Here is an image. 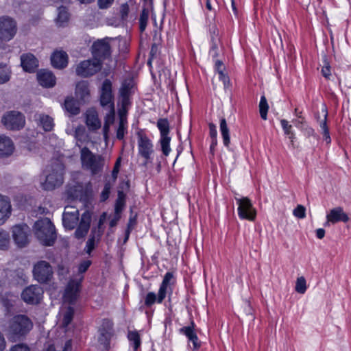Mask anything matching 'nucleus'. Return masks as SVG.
<instances>
[{"label":"nucleus","mask_w":351,"mask_h":351,"mask_svg":"<svg viewBox=\"0 0 351 351\" xmlns=\"http://www.w3.org/2000/svg\"><path fill=\"white\" fill-rule=\"evenodd\" d=\"M32 320L25 315L14 316L9 322L6 328V335L11 342L23 339L32 329Z\"/></svg>","instance_id":"obj_1"},{"label":"nucleus","mask_w":351,"mask_h":351,"mask_svg":"<svg viewBox=\"0 0 351 351\" xmlns=\"http://www.w3.org/2000/svg\"><path fill=\"white\" fill-rule=\"evenodd\" d=\"M80 162L82 169L88 171L92 176L101 173L105 165L104 157L92 152L86 147L80 149Z\"/></svg>","instance_id":"obj_2"},{"label":"nucleus","mask_w":351,"mask_h":351,"mask_svg":"<svg viewBox=\"0 0 351 351\" xmlns=\"http://www.w3.org/2000/svg\"><path fill=\"white\" fill-rule=\"evenodd\" d=\"M34 229L36 238L43 245L51 246L54 243L56 239L55 226L48 218L36 221Z\"/></svg>","instance_id":"obj_3"},{"label":"nucleus","mask_w":351,"mask_h":351,"mask_svg":"<svg viewBox=\"0 0 351 351\" xmlns=\"http://www.w3.org/2000/svg\"><path fill=\"white\" fill-rule=\"evenodd\" d=\"M174 282V276L172 272H167L160 285L157 295L154 292H149L145 298V305L151 307L156 302L161 304L167 295L172 294L171 285Z\"/></svg>","instance_id":"obj_4"},{"label":"nucleus","mask_w":351,"mask_h":351,"mask_svg":"<svg viewBox=\"0 0 351 351\" xmlns=\"http://www.w3.org/2000/svg\"><path fill=\"white\" fill-rule=\"evenodd\" d=\"M64 165L58 162L48 167L43 182H40L42 188L46 191H51L59 187L63 183Z\"/></svg>","instance_id":"obj_5"},{"label":"nucleus","mask_w":351,"mask_h":351,"mask_svg":"<svg viewBox=\"0 0 351 351\" xmlns=\"http://www.w3.org/2000/svg\"><path fill=\"white\" fill-rule=\"evenodd\" d=\"M138 155L143 158V166L147 167L154 160V144L147 134L142 130L136 133Z\"/></svg>","instance_id":"obj_6"},{"label":"nucleus","mask_w":351,"mask_h":351,"mask_svg":"<svg viewBox=\"0 0 351 351\" xmlns=\"http://www.w3.org/2000/svg\"><path fill=\"white\" fill-rule=\"evenodd\" d=\"M102 67V63L97 59H88L81 61L75 65V73L81 77H89L99 72Z\"/></svg>","instance_id":"obj_7"},{"label":"nucleus","mask_w":351,"mask_h":351,"mask_svg":"<svg viewBox=\"0 0 351 351\" xmlns=\"http://www.w3.org/2000/svg\"><path fill=\"white\" fill-rule=\"evenodd\" d=\"M135 91L136 85L133 78L129 77L124 80L119 89L118 101V104L121 106V110H127L130 106V97Z\"/></svg>","instance_id":"obj_8"},{"label":"nucleus","mask_w":351,"mask_h":351,"mask_svg":"<svg viewBox=\"0 0 351 351\" xmlns=\"http://www.w3.org/2000/svg\"><path fill=\"white\" fill-rule=\"evenodd\" d=\"M238 205V215L241 219H246L251 221L255 220L256 210L254 207L251 200L247 197H235Z\"/></svg>","instance_id":"obj_9"},{"label":"nucleus","mask_w":351,"mask_h":351,"mask_svg":"<svg viewBox=\"0 0 351 351\" xmlns=\"http://www.w3.org/2000/svg\"><path fill=\"white\" fill-rule=\"evenodd\" d=\"M17 32L16 22L8 16L0 17V40L8 42L11 40Z\"/></svg>","instance_id":"obj_10"},{"label":"nucleus","mask_w":351,"mask_h":351,"mask_svg":"<svg viewBox=\"0 0 351 351\" xmlns=\"http://www.w3.org/2000/svg\"><path fill=\"white\" fill-rule=\"evenodd\" d=\"M32 272L34 279L40 283L49 282L53 275L52 267L45 261L37 262L34 266Z\"/></svg>","instance_id":"obj_11"},{"label":"nucleus","mask_w":351,"mask_h":351,"mask_svg":"<svg viewBox=\"0 0 351 351\" xmlns=\"http://www.w3.org/2000/svg\"><path fill=\"white\" fill-rule=\"evenodd\" d=\"M4 126L11 130H19L25 123V116L19 111H10L2 118Z\"/></svg>","instance_id":"obj_12"},{"label":"nucleus","mask_w":351,"mask_h":351,"mask_svg":"<svg viewBox=\"0 0 351 351\" xmlns=\"http://www.w3.org/2000/svg\"><path fill=\"white\" fill-rule=\"evenodd\" d=\"M84 276L78 279H71L64 290L63 300L69 304H73L79 296L80 288Z\"/></svg>","instance_id":"obj_13"},{"label":"nucleus","mask_w":351,"mask_h":351,"mask_svg":"<svg viewBox=\"0 0 351 351\" xmlns=\"http://www.w3.org/2000/svg\"><path fill=\"white\" fill-rule=\"evenodd\" d=\"M43 289L38 285H30L26 287L21 293L23 300L29 304H36L43 298Z\"/></svg>","instance_id":"obj_14"},{"label":"nucleus","mask_w":351,"mask_h":351,"mask_svg":"<svg viewBox=\"0 0 351 351\" xmlns=\"http://www.w3.org/2000/svg\"><path fill=\"white\" fill-rule=\"evenodd\" d=\"M92 54L94 59L102 63V61L110 56V47L107 39L98 40L92 46Z\"/></svg>","instance_id":"obj_15"},{"label":"nucleus","mask_w":351,"mask_h":351,"mask_svg":"<svg viewBox=\"0 0 351 351\" xmlns=\"http://www.w3.org/2000/svg\"><path fill=\"white\" fill-rule=\"evenodd\" d=\"M79 211L75 207L66 206L62 215L64 227L68 230L74 229L79 221Z\"/></svg>","instance_id":"obj_16"},{"label":"nucleus","mask_w":351,"mask_h":351,"mask_svg":"<svg viewBox=\"0 0 351 351\" xmlns=\"http://www.w3.org/2000/svg\"><path fill=\"white\" fill-rule=\"evenodd\" d=\"M29 229L27 225H17L12 228V237L15 243L19 247H25L29 242Z\"/></svg>","instance_id":"obj_17"},{"label":"nucleus","mask_w":351,"mask_h":351,"mask_svg":"<svg viewBox=\"0 0 351 351\" xmlns=\"http://www.w3.org/2000/svg\"><path fill=\"white\" fill-rule=\"evenodd\" d=\"M112 100V83L109 80H105L101 90L100 103L101 106L114 110Z\"/></svg>","instance_id":"obj_18"},{"label":"nucleus","mask_w":351,"mask_h":351,"mask_svg":"<svg viewBox=\"0 0 351 351\" xmlns=\"http://www.w3.org/2000/svg\"><path fill=\"white\" fill-rule=\"evenodd\" d=\"M91 221V214L88 211L84 212L82 216L79 225L75 232V237L78 239L84 238L88 233Z\"/></svg>","instance_id":"obj_19"},{"label":"nucleus","mask_w":351,"mask_h":351,"mask_svg":"<svg viewBox=\"0 0 351 351\" xmlns=\"http://www.w3.org/2000/svg\"><path fill=\"white\" fill-rule=\"evenodd\" d=\"M327 221L325 223V226H327L329 223H336L339 221L347 222L349 221L348 215L343 212L341 207L337 206L330 210L326 215Z\"/></svg>","instance_id":"obj_20"},{"label":"nucleus","mask_w":351,"mask_h":351,"mask_svg":"<svg viewBox=\"0 0 351 351\" xmlns=\"http://www.w3.org/2000/svg\"><path fill=\"white\" fill-rule=\"evenodd\" d=\"M180 332L184 335L189 341L193 343V350H197L201 347V342L195 332V324L193 322H191L190 326L181 328Z\"/></svg>","instance_id":"obj_21"},{"label":"nucleus","mask_w":351,"mask_h":351,"mask_svg":"<svg viewBox=\"0 0 351 351\" xmlns=\"http://www.w3.org/2000/svg\"><path fill=\"white\" fill-rule=\"evenodd\" d=\"M37 80L39 84L45 88H51L56 84V77L48 70H40L37 73Z\"/></svg>","instance_id":"obj_22"},{"label":"nucleus","mask_w":351,"mask_h":351,"mask_svg":"<svg viewBox=\"0 0 351 351\" xmlns=\"http://www.w3.org/2000/svg\"><path fill=\"white\" fill-rule=\"evenodd\" d=\"M15 149L12 139L5 135L0 136V158H8L12 155Z\"/></svg>","instance_id":"obj_23"},{"label":"nucleus","mask_w":351,"mask_h":351,"mask_svg":"<svg viewBox=\"0 0 351 351\" xmlns=\"http://www.w3.org/2000/svg\"><path fill=\"white\" fill-rule=\"evenodd\" d=\"M75 94L82 104L87 102L90 98L89 84L87 81L82 80L76 84Z\"/></svg>","instance_id":"obj_24"},{"label":"nucleus","mask_w":351,"mask_h":351,"mask_svg":"<svg viewBox=\"0 0 351 351\" xmlns=\"http://www.w3.org/2000/svg\"><path fill=\"white\" fill-rule=\"evenodd\" d=\"M21 64L24 71L34 72L38 66V61L32 53H25L21 56Z\"/></svg>","instance_id":"obj_25"},{"label":"nucleus","mask_w":351,"mask_h":351,"mask_svg":"<svg viewBox=\"0 0 351 351\" xmlns=\"http://www.w3.org/2000/svg\"><path fill=\"white\" fill-rule=\"evenodd\" d=\"M12 212V206L10 199L0 195V225L3 224L10 217Z\"/></svg>","instance_id":"obj_26"},{"label":"nucleus","mask_w":351,"mask_h":351,"mask_svg":"<svg viewBox=\"0 0 351 351\" xmlns=\"http://www.w3.org/2000/svg\"><path fill=\"white\" fill-rule=\"evenodd\" d=\"M68 60L67 53L62 50L54 51L51 57L52 65L58 69L65 68L68 64Z\"/></svg>","instance_id":"obj_27"},{"label":"nucleus","mask_w":351,"mask_h":351,"mask_svg":"<svg viewBox=\"0 0 351 351\" xmlns=\"http://www.w3.org/2000/svg\"><path fill=\"white\" fill-rule=\"evenodd\" d=\"M128 111H119V122L117 129L116 136L119 140H122L127 133L128 121L126 114Z\"/></svg>","instance_id":"obj_28"},{"label":"nucleus","mask_w":351,"mask_h":351,"mask_svg":"<svg viewBox=\"0 0 351 351\" xmlns=\"http://www.w3.org/2000/svg\"><path fill=\"white\" fill-rule=\"evenodd\" d=\"M86 123L90 130H96L101 127L97 111H86Z\"/></svg>","instance_id":"obj_29"},{"label":"nucleus","mask_w":351,"mask_h":351,"mask_svg":"<svg viewBox=\"0 0 351 351\" xmlns=\"http://www.w3.org/2000/svg\"><path fill=\"white\" fill-rule=\"evenodd\" d=\"M106 323L108 326V329L101 328L99 330V336L98 338L99 342L101 345H104V346L106 348H107V347L108 346L110 338L112 335V323H110L108 321H107Z\"/></svg>","instance_id":"obj_30"},{"label":"nucleus","mask_w":351,"mask_h":351,"mask_svg":"<svg viewBox=\"0 0 351 351\" xmlns=\"http://www.w3.org/2000/svg\"><path fill=\"white\" fill-rule=\"evenodd\" d=\"M36 121L38 124L46 132L52 130L54 127L53 119L49 115L40 114L38 117H36Z\"/></svg>","instance_id":"obj_31"},{"label":"nucleus","mask_w":351,"mask_h":351,"mask_svg":"<svg viewBox=\"0 0 351 351\" xmlns=\"http://www.w3.org/2000/svg\"><path fill=\"white\" fill-rule=\"evenodd\" d=\"M219 128L223 145L225 147H228L230 143V131L227 125L226 120L223 117L220 119Z\"/></svg>","instance_id":"obj_32"},{"label":"nucleus","mask_w":351,"mask_h":351,"mask_svg":"<svg viewBox=\"0 0 351 351\" xmlns=\"http://www.w3.org/2000/svg\"><path fill=\"white\" fill-rule=\"evenodd\" d=\"M297 116L298 119L293 121L295 126L302 130H304L306 134H307L308 136L314 135V130L306 124V123L304 120V118H302L301 115L297 114Z\"/></svg>","instance_id":"obj_33"},{"label":"nucleus","mask_w":351,"mask_h":351,"mask_svg":"<svg viewBox=\"0 0 351 351\" xmlns=\"http://www.w3.org/2000/svg\"><path fill=\"white\" fill-rule=\"evenodd\" d=\"M324 114L322 115L323 119L320 121V128L323 134L324 140L326 141L327 144H330L331 142V138L329 133V130L327 126L326 119L328 117L327 111H323Z\"/></svg>","instance_id":"obj_34"},{"label":"nucleus","mask_w":351,"mask_h":351,"mask_svg":"<svg viewBox=\"0 0 351 351\" xmlns=\"http://www.w3.org/2000/svg\"><path fill=\"white\" fill-rule=\"evenodd\" d=\"M11 73V70L7 64L0 63V84L8 82L10 79Z\"/></svg>","instance_id":"obj_35"},{"label":"nucleus","mask_w":351,"mask_h":351,"mask_svg":"<svg viewBox=\"0 0 351 351\" xmlns=\"http://www.w3.org/2000/svg\"><path fill=\"white\" fill-rule=\"evenodd\" d=\"M82 103L73 97H67L64 103L65 110H80V105Z\"/></svg>","instance_id":"obj_36"},{"label":"nucleus","mask_w":351,"mask_h":351,"mask_svg":"<svg viewBox=\"0 0 351 351\" xmlns=\"http://www.w3.org/2000/svg\"><path fill=\"white\" fill-rule=\"evenodd\" d=\"M69 20V13L65 7L60 6L58 8V14L57 17V23L60 26H63Z\"/></svg>","instance_id":"obj_37"},{"label":"nucleus","mask_w":351,"mask_h":351,"mask_svg":"<svg viewBox=\"0 0 351 351\" xmlns=\"http://www.w3.org/2000/svg\"><path fill=\"white\" fill-rule=\"evenodd\" d=\"M321 73L322 75L325 78L329 79L331 75V67L326 55H324L322 57V64H321Z\"/></svg>","instance_id":"obj_38"},{"label":"nucleus","mask_w":351,"mask_h":351,"mask_svg":"<svg viewBox=\"0 0 351 351\" xmlns=\"http://www.w3.org/2000/svg\"><path fill=\"white\" fill-rule=\"evenodd\" d=\"M170 141L171 138L167 136H161L160 138V143L161 146V150L163 153V154L166 156H167L170 152Z\"/></svg>","instance_id":"obj_39"},{"label":"nucleus","mask_w":351,"mask_h":351,"mask_svg":"<svg viewBox=\"0 0 351 351\" xmlns=\"http://www.w3.org/2000/svg\"><path fill=\"white\" fill-rule=\"evenodd\" d=\"M10 244V234L9 233L0 228V250H7Z\"/></svg>","instance_id":"obj_40"},{"label":"nucleus","mask_w":351,"mask_h":351,"mask_svg":"<svg viewBox=\"0 0 351 351\" xmlns=\"http://www.w3.org/2000/svg\"><path fill=\"white\" fill-rule=\"evenodd\" d=\"M157 126L161 136H167L169 132V125L167 119H160L157 122Z\"/></svg>","instance_id":"obj_41"},{"label":"nucleus","mask_w":351,"mask_h":351,"mask_svg":"<svg viewBox=\"0 0 351 351\" xmlns=\"http://www.w3.org/2000/svg\"><path fill=\"white\" fill-rule=\"evenodd\" d=\"M74 315V309L72 306H69L66 311L64 313L63 315V319H62V326L64 328H66L71 321L73 320Z\"/></svg>","instance_id":"obj_42"},{"label":"nucleus","mask_w":351,"mask_h":351,"mask_svg":"<svg viewBox=\"0 0 351 351\" xmlns=\"http://www.w3.org/2000/svg\"><path fill=\"white\" fill-rule=\"evenodd\" d=\"M149 11L147 8H143L139 18L140 29L143 32L147 24Z\"/></svg>","instance_id":"obj_43"},{"label":"nucleus","mask_w":351,"mask_h":351,"mask_svg":"<svg viewBox=\"0 0 351 351\" xmlns=\"http://www.w3.org/2000/svg\"><path fill=\"white\" fill-rule=\"evenodd\" d=\"M280 123H281V126L285 134L288 136L289 138L291 140V141L293 142V138H294V134L291 131V129H292L291 125L289 124V122L285 119H281Z\"/></svg>","instance_id":"obj_44"},{"label":"nucleus","mask_w":351,"mask_h":351,"mask_svg":"<svg viewBox=\"0 0 351 351\" xmlns=\"http://www.w3.org/2000/svg\"><path fill=\"white\" fill-rule=\"evenodd\" d=\"M295 291L299 293H304L306 290V280L303 276L297 278L295 284Z\"/></svg>","instance_id":"obj_45"},{"label":"nucleus","mask_w":351,"mask_h":351,"mask_svg":"<svg viewBox=\"0 0 351 351\" xmlns=\"http://www.w3.org/2000/svg\"><path fill=\"white\" fill-rule=\"evenodd\" d=\"M95 247V238L94 234H90L86 244V252L90 254Z\"/></svg>","instance_id":"obj_46"},{"label":"nucleus","mask_w":351,"mask_h":351,"mask_svg":"<svg viewBox=\"0 0 351 351\" xmlns=\"http://www.w3.org/2000/svg\"><path fill=\"white\" fill-rule=\"evenodd\" d=\"M215 67L217 73L219 75V79L221 77H223L225 75H227V73L225 72V66L221 61L217 60L215 61Z\"/></svg>","instance_id":"obj_47"},{"label":"nucleus","mask_w":351,"mask_h":351,"mask_svg":"<svg viewBox=\"0 0 351 351\" xmlns=\"http://www.w3.org/2000/svg\"><path fill=\"white\" fill-rule=\"evenodd\" d=\"M91 261L90 260H85L81 262L77 267V271L80 274L82 275L84 273H85L89 267L91 265Z\"/></svg>","instance_id":"obj_48"},{"label":"nucleus","mask_w":351,"mask_h":351,"mask_svg":"<svg viewBox=\"0 0 351 351\" xmlns=\"http://www.w3.org/2000/svg\"><path fill=\"white\" fill-rule=\"evenodd\" d=\"M293 215L299 219H304L306 217V209L302 205H298L293 210Z\"/></svg>","instance_id":"obj_49"},{"label":"nucleus","mask_w":351,"mask_h":351,"mask_svg":"<svg viewBox=\"0 0 351 351\" xmlns=\"http://www.w3.org/2000/svg\"><path fill=\"white\" fill-rule=\"evenodd\" d=\"M111 186L109 182L105 184L104 189L101 193V201L104 202L108 199Z\"/></svg>","instance_id":"obj_50"},{"label":"nucleus","mask_w":351,"mask_h":351,"mask_svg":"<svg viewBox=\"0 0 351 351\" xmlns=\"http://www.w3.org/2000/svg\"><path fill=\"white\" fill-rule=\"evenodd\" d=\"M121 162V158L119 157L116 160V162L114 164V168L112 171V176L114 180H116L117 178L118 173L119 172Z\"/></svg>","instance_id":"obj_51"},{"label":"nucleus","mask_w":351,"mask_h":351,"mask_svg":"<svg viewBox=\"0 0 351 351\" xmlns=\"http://www.w3.org/2000/svg\"><path fill=\"white\" fill-rule=\"evenodd\" d=\"M10 351H30V349L27 345L19 343L13 346Z\"/></svg>","instance_id":"obj_52"},{"label":"nucleus","mask_w":351,"mask_h":351,"mask_svg":"<svg viewBox=\"0 0 351 351\" xmlns=\"http://www.w3.org/2000/svg\"><path fill=\"white\" fill-rule=\"evenodd\" d=\"M129 13V6L127 3L122 4L120 8V14L122 19H125Z\"/></svg>","instance_id":"obj_53"},{"label":"nucleus","mask_w":351,"mask_h":351,"mask_svg":"<svg viewBox=\"0 0 351 351\" xmlns=\"http://www.w3.org/2000/svg\"><path fill=\"white\" fill-rule=\"evenodd\" d=\"M114 0H98V5L101 9H106L109 8Z\"/></svg>","instance_id":"obj_54"},{"label":"nucleus","mask_w":351,"mask_h":351,"mask_svg":"<svg viewBox=\"0 0 351 351\" xmlns=\"http://www.w3.org/2000/svg\"><path fill=\"white\" fill-rule=\"evenodd\" d=\"M208 126H209V134H210V138H217V131L216 125L214 123H209Z\"/></svg>","instance_id":"obj_55"},{"label":"nucleus","mask_w":351,"mask_h":351,"mask_svg":"<svg viewBox=\"0 0 351 351\" xmlns=\"http://www.w3.org/2000/svg\"><path fill=\"white\" fill-rule=\"evenodd\" d=\"M269 105L265 96H262L259 102V110H268Z\"/></svg>","instance_id":"obj_56"},{"label":"nucleus","mask_w":351,"mask_h":351,"mask_svg":"<svg viewBox=\"0 0 351 351\" xmlns=\"http://www.w3.org/2000/svg\"><path fill=\"white\" fill-rule=\"evenodd\" d=\"M123 203L121 202V200L118 199L116 202L115 208H114L116 215H119V213H121V210H123Z\"/></svg>","instance_id":"obj_57"},{"label":"nucleus","mask_w":351,"mask_h":351,"mask_svg":"<svg viewBox=\"0 0 351 351\" xmlns=\"http://www.w3.org/2000/svg\"><path fill=\"white\" fill-rule=\"evenodd\" d=\"M219 80L222 81L225 88H227L230 86V81L229 77L227 75H225L223 77H220Z\"/></svg>","instance_id":"obj_58"},{"label":"nucleus","mask_w":351,"mask_h":351,"mask_svg":"<svg viewBox=\"0 0 351 351\" xmlns=\"http://www.w3.org/2000/svg\"><path fill=\"white\" fill-rule=\"evenodd\" d=\"M6 347V342L3 335L0 332V351H3Z\"/></svg>","instance_id":"obj_59"},{"label":"nucleus","mask_w":351,"mask_h":351,"mask_svg":"<svg viewBox=\"0 0 351 351\" xmlns=\"http://www.w3.org/2000/svg\"><path fill=\"white\" fill-rule=\"evenodd\" d=\"M325 235V230L323 228H319L316 230V237L322 239L324 237Z\"/></svg>","instance_id":"obj_60"},{"label":"nucleus","mask_w":351,"mask_h":351,"mask_svg":"<svg viewBox=\"0 0 351 351\" xmlns=\"http://www.w3.org/2000/svg\"><path fill=\"white\" fill-rule=\"evenodd\" d=\"M72 343L71 340L66 341L62 351H71Z\"/></svg>","instance_id":"obj_61"},{"label":"nucleus","mask_w":351,"mask_h":351,"mask_svg":"<svg viewBox=\"0 0 351 351\" xmlns=\"http://www.w3.org/2000/svg\"><path fill=\"white\" fill-rule=\"evenodd\" d=\"M217 145V138H211V144L210 146V149L211 152L215 150V147Z\"/></svg>","instance_id":"obj_62"},{"label":"nucleus","mask_w":351,"mask_h":351,"mask_svg":"<svg viewBox=\"0 0 351 351\" xmlns=\"http://www.w3.org/2000/svg\"><path fill=\"white\" fill-rule=\"evenodd\" d=\"M119 219V215H116L114 219L110 221V227H113L117 224V221Z\"/></svg>","instance_id":"obj_63"},{"label":"nucleus","mask_w":351,"mask_h":351,"mask_svg":"<svg viewBox=\"0 0 351 351\" xmlns=\"http://www.w3.org/2000/svg\"><path fill=\"white\" fill-rule=\"evenodd\" d=\"M267 112L268 111H260L261 117L263 120H266L267 119Z\"/></svg>","instance_id":"obj_64"}]
</instances>
